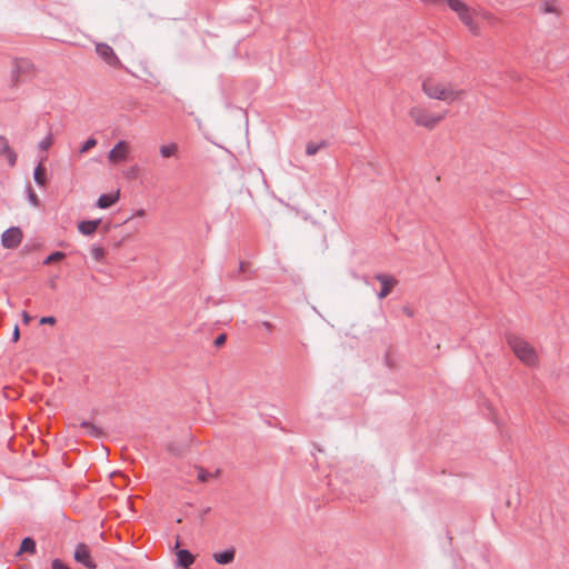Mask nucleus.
I'll list each match as a JSON object with an SVG mask.
<instances>
[{
  "label": "nucleus",
  "instance_id": "11",
  "mask_svg": "<svg viewBox=\"0 0 569 569\" xmlns=\"http://www.w3.org/2000/svg\"><path fill=\"white\" fill-rule=\"evenodd\" d=\"M100 223H101L100 219L84 220V221H81L78 223V230L80 233H82L84 236H91L97 231Z\"/></svg>",
  "mask_w": 569,
  "mask_h": 569
},
{
  "label": "nucleus",
  "instance_id": "25",
  "mask_svg": "<svg viewBox=\"0 0 569 569\" xmlns=\"http://www.w3.org/2000/svg\"><path fill=\"white\" fill-rule=\"evenodd\" d=\"M52 142H53L52 137L48 136L43 140L40 141L39 148L42 150H48L52 146Z\"/></svg>",
  "mask_w": 569,
  "mask_h": 569
},
{
  "label": "nucleus",
  "instance_id": "4",
  "mask_svg": "<svg viewBox=\"0 0 569 569\" xmlns=\"http://www.w3.org/2000/svg\"><path fill=\"white\" fill-rule=\"evenodd\" d=\"M507 342L515 356L526 366H536L538 363V355L535 348L523 338L519 336H509Z\"/></svg>",
  "mask_w": 569,
  "mask_h": 569
},
{
  "label": "nucleus",
  "instance_id": "18",
  "mask_svg": "<svg viewBox=\"0 0 569 569\" xmlns=\"http://www.w3.org/2000/svg\"><path fill=\"white\" fill-rule=\"evenodd\" d=\"M540 10L543 13H555L559 14L560 10L556 1L553 0H546L541 3Z\"/></svg>",
  "mask_w": 569,
  "mask_h": 569
},
{
  "label": "nucleus",
  "instance_id": "17",
  "mask_svg": "<svg viewBox=\"0 0 569 569\" xmlns=\"http://www.w3.org/2000/svg\"><path fill=\"white\" fill-rule=\"evenodd\" d=\"M477 17L486 20L491 26H495L498 22L497 17L492 12H490V11H488L486 9H482V8H478L477 9L476 18Z\"/></svg>",
  "mask_w": 569,
  "mask_h": 569
},
{
  "label": "nucleus",
  "instance_id": "14",
  "mask_svg": "<svg viewBox=\"0 0 569 569\" xmlns=\"http://www.w3.org/2000/svg\"><path fill=\"white\" fill-rule=\"evenodd\" d=\"M177 557H178V565L183 568H189V566H191L194 561L193 555L186 549L179 550L177 552Z\"/></svg>",
  "mask_w": 569,
  "mask_h": 569
},
{
  "label": "nucleus",
  "instance_id": "5",
  "mask_svg": "<svg viewBox=\"0 0 569 569\" xmlns=\"http://www.w3.org/2000/svg\"><path fill=\"white\" fill-rule=\"evenodd\" d=\"M131 146L126 140L118 141L107 154V161L111 166H119L130 160Z\"/></svg>",
  "mask_w": 569,
  "mask_h": 569
},
{
  "label": "nucleus",
  "instance_id": "24",
  "mask_svg": "<svg viewBox=\"0 0 569 569\" xmlns=\"http://www.w3.org/2000/svg\"><path fill=\"white\" fill-rule=\"evenodd\" d=\"M198 480L201 482H206L211 478V473H209L203 468H198Z\"/></svg>",
  "mask_w": 569,
  "mask_h": 569
},
{
  "label": "nucleus",
  "instance_id": "20",
  "mask_svg": "<svg viewBox=\"0 0 569 569\" xmlns=\"http://www.w3.org/2000/svg\"><path fill=\"white\" fill-rule=\"evenodd\" d=\"M90 253L96 261H102L106 256V250L100 246H92L90 248Z\"/></svg>",
  "mask_w": 569,
  "mask_h": 569
},
{
  "label": "nucleus",
  "instance_id": "30",
  "mask_svg": "<svg viewBox=\"0 0 569 569\" xmlns=\"http://www.w3.org/2000/svg\"><path fill=\"white\" fill-rule=\"evenodd\" d=\"M423 3H427V4H433V6H439V4H443V3H448L449 0H421Z\"/></svg>",
  "mask_w": 569,
  "mask_h": 569
},
{
  "label": "nucleus",
  "instance_id": "29",
  "mask_svg": "<svg viewBox=\"0 0 569 569\" xmlns=\"http://www.w3.org/2000/svg\"><path fill=\"white\" fill-rule=\"evenodd\" d=\"M81 427H83V428H88V429H89V432H90L91 435H98V430H97V428H96L94 426L90 425V423H89V422H87V421H83V422L81 423Z\"/></svg>",
  "mask_w": 569,
  "mask_h": 569
},
{
  "label": "nucleus",
  "instance_id": "37",
  "mask_svg": "<svg viewBox=\"0 0 569 569\" xmlns=\"http://www.w3.org/2000/svg\"><path fill=\"white\" fill-rule=\"evenodd\" d=\"M405 311H406V313H407L408 316H411V315H412L410 310H407V309H406Z\"/></svg>",
  "mask_w": 569,
  "mask_h": 569
},
{
  "label": "nucleus",
  "instance_id": "32",
  "mask_svg": "<svg viewBox=\"0 0 569 569\" xmlns=\"http://www.w3.org/2000/svg\"><path fill=\"white\" fill-rule=\"evenodd\" d=\"M144 214H146V211H144L143 209H138V210L132 214V217H131V218H136V217H137V218H142V217H144Z\"/></svg>",
  "mask_w": 569,
  "mask_h": 569
},
{
  "label": "nucleus",
  "instance_id": "1",
  "mask_svg": "<svg viewBox=\"0 0 569 569\" xmlns=\"http://www.w3.org/2000/svg\"><path fill=\"white\" fill-rule=\"evenodd\" d=\"M422 92L432 100L442 101L447 104L462 102L468 94L466 88L459 83L438 76H428L421 83Z\"/></svg>",
  "mask_w": 569,
  "mask_h": 569
},
{
  "label": "nucleus",
  "instance_id": "13",
  "mask_svg": "<svg viewBox=\"0 0 569 569\" xmlns=\"http://www.w3.org/2000/svg\"><path fill=\"white\" fill-rule=\"evenodd\" d=\"M236 551L233 548L227 549L222 552H214L213 559L220 565H227L233 561Z\"/></svg>",
  "mask_w": 569,
  "mask_h": 569
},
{
  "label": "nucleus",
  "instance_id": "35",
  "mask_svg": "<svg viewBox=\"0 0 569 569\" xmlns=\"http://www.w3.org/2000/svg\"><path fill=\"white\" fill-rule=\"evenodd\" d=\"M22 317L24 323H29V321L31 320V317L26 311L22 312Z\"/></svg>",
  "mask_w": 569,
  "mask_h": 569
},
{
  "label": "nucleus",
  "instance_id": "9",
  "mask_svg": "<svg viewBox=\"0 0 569 569\" xmlns=\"http://www.w3.org/2000/svg\"><path fill=\"white\" fill-rule=\"evenodd\" d=\"M376 279L381 283V290L378 293L379 299H385L392 290V288L397 284V280L387 274H377Z\"/></svg>",
  "mask_w": 569,
  "mask_h": 569
},
{
  "label": "nucleus",
  "instance_id": "2",
  "mask_svg": "<svg viewBox=\"0 0 569 569\" xmlns=\"http://www.w3.org/2000/svg\"><path fill=\"white\" fill-rule=\"evenodd\" d=\"M408 116L417 127L431 131L446 119L447 111H433L429 106L415 104L409 109Z\"/></svg>",
  "mask_w": 569,
  "mask_h": 569
},
{
  "label": "nucleus",
  "instance_id": "19",
  "mask_svg": "<svg viewBox=\"0 0 569 569\" xmlns=\"http://www.w3.org/2000/svg\"><path fill=\"white\" fill-rule=\"evenodd\" d=\"M33 178L39 186L43 187L46 184V168L41 163L36 167Z\"/></svg>",
  "mask_w": 569,
  "mask_h": 569
},
{
  "label": "nucleus",
  "instance_id": "8",
  "mask_svg": "<svg viewBox=\"0 0 569 569\" xmlns=\"http://www.w3.org/2000/svg\"><path fill=\"white\" fill-rule=\"evenodd\" d=\"M74 560L82 563L88 569H94L97 566L91 558L90 549L86 543H79L74 550Z\"/></svg>",
  "mask_w": 569,
  "mask_h": 569
},
{
  "label": "nucleus",
  "instance_id": "22",
  "mask_svg": "<svg viewBox=\"0 0 569 569\" xmlns=\"http://www.w3.org/2000/svg\"><path fill=\"white\" fill-rule=\"evenodd\" d=\"M66 257V254L61 251H56L51 254H49L44 261H43V264H51L53 262H58V261H61L63 258Z\"/></svg>",
  "mask_w": 569,
  "mask_h": 569
},
{
  "label": "nucleus",
  "instance_id": "12",
  "mask_svg": "<svg viewBox=\"0 0 569 569\" xmlns=\"http://www.w3.org/2000/svg\"><path fill=\"white\" fill-rule=\"evenodd\" d=\"M119 197H120V192H119V190H118V191H116L114 193H106V194H101V196L98 198L97 206H98L100 209H108V208H110L111 206H113V204L119 200Z\"/></svg>",
  "mask_w": 569,
  "mask_h": 569
},
{
  "label": "nucleus",
  "instance_id": "23",
  "mask_svg": "<svg viewBox=\"0 0 569 569\" xmlns=\"http://www.w3.org/2000/svg\"><path fill=\"white\" fill-rule=\"evenodd\" d=\"M97 146V140L92 137L86 140V142L80 148V153H86L90 149L94 148Z\"/></svg>",
  "mask_w": 569,
  "mask_h": 569
},
{
  "label": "nucleus",
  "instance_id": "15",
  "mask_svg": "<svg viewBox=\"0 0 569 569\" xmlns=\"http://www.w3.org/2000/svg\"><path fill=\"white\" fill-rule=\"evenodd\" d=\"M23 552H28L31 555H33L36 552V541L32 538L27 537L22 540V542L20 545V549L17 552V556H19Z\"/></svg>",
  "mask_w": 569,
  "mask_h": 569
},
{
  "label": "nucleus",
  "instance_id": "28",
  "mask_svg": "<svg viewBox=\"0 0 569 569\" xmlns=\"http://www.w3.org/2000/svg\"><path fill=\"white\" fill-rule=\"evenodd\" d=\"M57 322L56 318L54 317H42L40 319V323L41 325H54Z\"/></svg>",
  "mask_w": 569,
  "mask_h": 569
},
{
  "label": "nucleus",
  "instance_id": "6",
  "mask_svg": "<svg viewBox=\"0 0 569 569\" xmlns=\"http://www.w3.org/2000/svg\"><path fill=\"white\" fill-rule=\"evenodd\" d=\"M23 238L22 231L19 227H11L7 229L1 236V243L7 249H14L19 247Z\"/></svg>",
  "mask_w": 569,
  "mask_h": 569
},
{
  "label": "nucleus",
  "instance_id": "27",
  "mask_svg": "<svg viewBox=\"0 0 569 569\" xmlns=\"http://www.w3.org/2000/svg\"><path fill=\"white\" fill-rule=\"evenodd\" d=\"M29 201L36 207L39 204L38 196L32 189H29Z\"/></svg>",
  "mask_w": 569,
  "mask_h": 569
},
{
  "label": "nucleus",
  "instance_id": "3",
  "mask_svg": "<svg viewBox=\"0 0 569 569\" xmlns=\"http://www.w3.org/2000/svg\"><path fill=\"white\" fill-rule=\"evenodd\" d=\"M447 6L457 14L460 22L468 29L471 34H480L481 29L476 21L477 8L469 7L463 0H449Z\"/></svg>",
  "mask_w": 569,
  "mask_h": 569
},
{
  "label": "nucleus",
  "instance_id": "16",
  "mask_svg": "<svg viewBox=\"0 0 569 569\" xmlns=\"http://www.w3.org/2000/svg\"><path fill=\"white\" fill-rule=\"evenodd\" d=\"M159 152L162 158L176 157L178 153V144L173 142L169 144H162L159 148Z\"/></svg>",
  "mask_w": 569,
  "mask_h": 569
},
{
  "label": "nucleus",
  "instance_id": "21",
  "mask_svg": "<svg viewBox=\"0 0 569 569\" xmlns=\"http://www.w3.org/2000/svg\"><path fill=\"white\" fill-rule=\"evenodd\" d=\"M325 142L316 143V142H308L306 147V153L308 156H315L322 147H325Z\"/></svg>",
  "mask_w": 569,
  "mask_h": 569
},
{
  "label": "nucleus",
  "instance_id": "33",
  "mask_svg": "<svg viewBox=\"0 0 569 569\" xmlns=\"http://www.w3.org/2000/svg\"><path fill=\"white\" fill-rule=\"evenodd\" d=\"M19 337H20L19 328H18V326H16L14 330H13V335H12V340L18 341Z\"/></svg>",
  "mask_w": 569,
  "mask_h": 569
},
{
  "label": "nucleus",
  "instance_id": "31",
  "mask_svg": "<svg viewBox=\"0 0 569 569\" xmlns=\"http://www.w3.org/2000/svg\"><path fill=\"white\" fill-rule=\"evenodd\" d=\"M226 342V335H219L214 340V346L220 347Z\"/></svg>",
  "mask_w": 569,
  "mask_h": 569
},
{
  "label": "nucleus",
  "instance_id": "26",
  "mask_svg": "<svg viewBox=\"0 0 569 569\" xmlns=\"http://www.w3.org/2000/svg\"><path fill=\"white\" fill-rule=\"evenodd\" d=\"M52 569H70L66 563H63L60 559H54L52 561Z\"/></svg>",
  "mask_w": 569,
  "mask_h": 569
},
{
  "label": "nucleus",
  "instance_id": "10",
  "mask_svg": "<svg viewBox=\"0 0 569 569\" xmlns=\"http://www.w3.org/2000/svg\"><path fill=\"white\" fill-rule=\"evenodd\" d=\"M0 156H6L7 161L10 167L16 166L17 162V153L10 147L8 139L4 136L0 134Z\"/></svg>",
  "mask_w": 569,
  "mask_h": 569
},
{
  "label": "nucleus",
  "instance_id": "34",
  "mask_svg": "<svg viewBox=\"0 0 569 569\" xmlns=\"http://www.w3.org/2000/svg\"><path fill=\"white\" fill-rule=\"evenodd\" d=\"M261 325H262V327H263L264 329H267L268 331H272V329H273L272 323H271V322H269V321H263Z\"/></svg>",
  "mask_w": 569,
  "mask_h": 569
},
{
  "label": "nucleus",
  "instance_id": "7",
  "mask_svg": "<svg viewBox=\"0 0 569 569\" xmlns=\"http://www.w3.org/2000/svg\"><path fill=\"white\" fill-rule=\"evenodd\" d=\"M97 54L109 66L111 67H120L121 62L113 49L107 43H97L96 46Z\"/></svg>",
  "mask_w": 569,
  "mask_h": 569
},
{
  "label": "nucleus",
  "instance_id": "36",
  "mask_svg": "<svg viewBox=\"0 0 569 569\" xmlns=\"http://www.w3.org/2000/svg\"><path fill=\"white\" fill-rule=\"evenodd\" d=\"M21 68H22L21 64L16 66L17 71H19Z\"/></svg>",
  "mask_w": 569,
  "mask_h": 569
}]
</instances>
